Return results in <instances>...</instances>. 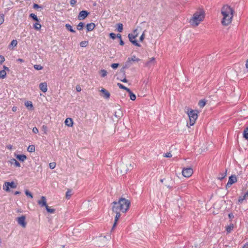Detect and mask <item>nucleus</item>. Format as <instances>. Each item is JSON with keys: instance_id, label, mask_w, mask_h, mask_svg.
Instances as JSON below:
<instances>
[{"instance_id": "45", "label": "nucleus", "mask_w": 248, "mask_h": 248, "mask_svg": "<svg viewBox=\"0 0 248 248\" xmlns=\"http://www.w3.org/2000/svg\"><path fill=\"white\" fill-rule=\"evenodd\" d=\"M119 66V64L118 63H112L111 65V67L113 68V69H116Z\"/></svg>"}, {"instance_id": "64", "label": "nucleus", "mask_w": 248, "mask_h": 248, "mask_svg": "<svg viewBox=\"0 0 248 248\" xmlns=\"http://www.w3.org/2000/svg\"><path fill=\"white\" fill-rule=\"evenodd\" d=\"M155 60V59L154 58H152L151 60V62L154 61Z\"/></svg>"}, {"instance_id": "14", "label": "nucleus", "mask_w": 248, "mask_h": 248, "mask_svg": "<svg viewBox=\"0 0 248 248\" xmlns=\"http://www.w3.org/2000/svg\"><path fill=\"white\" fill-rule=\"evenodd\" d=\"M248 198V191L243 196L239 197L238 202V203L241 204L243 202Z\"/></svg>"}, {"instance_id": "22", "label": "nucleus", "mask_w": 248, "mask_h": 248, "mask_svg": "<svg viewBox=\"0 0 248 248\" xmlns=\"http://www.w3.org/2000/svg\"><path fill=\"white\" fill-rule=\"evenodd\" d=\"M17 41L16 40H13L10 45L9 46V48H10L11 46L12 47H15L17 46Z\"/></svg>"}, {"instance_id": "49", "label": "nucleus", "mask_w": 248, "mask_h": 248, "mask_svg": "<svg viewBox=\"0 0 248 248\" xmlns=\"http://www.w3.org/2000/svg\"><path fill=\"white\" fill-rule=\"evenodd\" d=\"M76 2H77L76 0H70V4L72 6H74L75 5V4L76 3Z\"/></svg>"}, {"instance_id": "58", "label": "nucleus", "mask_w": 248, "mask_h": 248, "mask_svg": "<svg viewBox=\"0 0 248 248\" xmlns=\"http://www.w3.org/2000/svg\"><path fill=\"white\" fill-rule=\"evenodd\" d=\"M7 148L8 149H10V150H11L12 148V146L11 145H9L8 146H7Z\"/></svg>"}, {"instance_id": "35", "label": "nucleus", "mask_w": 248, "mask_h": 248, "mask_svg": "<svg viewBox=\"0 0 248 248\" xmlns=\"http://www.w3.org/2000/svg\"><path fill=\"white\" fill-rule=\"evenodd\" d=\"M30 17H31L33 20L35 21H36L37 22L39 21V19L37 16L36 15H35L34 14H31L30 15Z\"/></svg>"}, {"instance_id": "12", "label": "nucleus", "mask_w": 248, "mask_h": 248, "mask_svg": "<svg viewBox=\"0 0 248 248\" xmlns=\"http://www.w3.org/2000/svg\"><path fill=\"white\" fill-rule=\"evenodd\" d=\"M100 92L102 93V96L106 99H108L110 97L109 93L105 89H102Z\"/></svg>"}, {"instance_id": "57", "label": "nucleus", "mask_w": 248, "mask_h": 248, "mask_svg": "<svg viewBox=\"0 0 248 248\" xmlns=\"http://www.w3.org/2000/svg\"><path fill=\"white\" fill-rule=\"evenodd\" d=\"M120 44L121 46H123V45H124V41L122 40V39H120Z\"/></svg>"}, {"instance_id": "15", "label": "nucleus", "mask_w": 248, "mask_h": 248, "mask_svg": "<svg viewBox=\"0 0 248 248\" xmlns=\"http://www.w3.org/2000/svg\"><path fill=\"white\" fill-rule=\"evenodd\" d=\"M65 124L69 127H72L73 125V121L71 118H67L64 121Z\"/></svg>"}, {"instance_id": "26", "label": "nucleus", "mask_w": 248, "mask_h": 248, "mask_svg": "<svg viewBox=\"0 0 248 248\" xmlns=\"http://www.w3.org/2000/svg\"><path fill=\"white\" fill-rule=\"evenodd\" d=\"M65 27L66 28V29L68 31H70L72 32H75V31L73 29H72V27L69 24H66L65 25Z\"/></svg>"}, {"instance_id": "37", "label": "nucleus", "mask_w": 248, "mask_h": 248, "mask_svg": "<svg viewBox=\"0 0 248 248\" xmlns=\"http://www.w3.org/2000/svg\"><path fill=\"white\" fill-rule=\"evenodd\" d=\"M9 186L7 185V182H5L3 186V189L6 191H9Z\"/></svg>"}, {"instance_id": "7", "label": "nucleus", "mask_w": 248, "mask_h": 248, "mask_svg": "<svg viewBox=\"0 0 248 248\" xmlns=\"http://www.w3.org/2000/svg\"><path fill=\"white\" fill-rule=\"evenodd\" d=\"M237 182V178L235 175H232L229 177V180L226 184V187H229L232 185L233 184L236 183Z\"/></svg>"}, {"instance_id": "6", "label": "nucleus", "mask_w": 248, "mask_h": 248, "mask_svg": "<svg viewBox=\"0 0 248 248\" xmlns=\"http://www.w3.org/2000/svg\"><path fill=\"white\" fill-rule=\"evenodd\" d=\"M182 175L185 177H190L193 173V171L191 168H184L182 170Z\"/></svg>"}, {"instance_id": "52", "label": "nucleus", "mask_w": 248, "mask_h": 248, "mask_svg": "<svg viewBox=\"0 0 248 248\" xmlns=\"http://www.w3.org/2000/svg\"><path fill=\"white\" fill-rule=\"evenodd\" d=\"M76 90H77L78 92H80V91H81V88H80V86H77V87H76Z\"/></svg>"}, {"instance_id": "29", "label": "nucleus", "mask_w": 248, "mask_h": 248, "mask_svg": "<svg viewBox=\"0 0 248 248\" xmlns=\"http://www.w3.org/2000/svg\"><path fill=\"white\" fill-rule=\"evenodd\" d=\"M27 151L29 152H33L35 151V146L33 145L29 146L27 148Z\"/></svg>"}, {"instance_id": "61", "label": "nucleus", "mask_w": 248, "mask_h": 248, "mask_svg": "<svg viewBox=\"0 0 248 248\" xmlns=\"http://www.w3.org/2000/svg\"><path fill=\"white\" fill-rule=\"evenodd\" d=\"M121 81L123 82L126 83L127 82V80L126 78H124L123 79H122Z\"/></svg>"}, {"instance_id": "25", "label": "nucleus", "mask_w": 248, "mask_h": 248, "mask_svg": "<svg viewBox=\"0 0 248 248\" xmlns=\"http://www.w3.org/2000/svg\"><path fill=\"white\" fill-rule=\"evenodd\" d=\"M99 74H100L101 77L104 78L107 76V72L104 69H102L99 71Z\"/></svg>"}, {"instance_id": "51", "label": "nucleus", "mask_w": 248, "mask_h": 248, "mask_svg": "<svg viewBox=\"0 0 248 248\" xmlns=\"http://www.w3.org/2000/svg\"><path fill=\"white\" fill-rule=\"evenodd\" d=\"M32 132L36 134V133H37L38 132V129L36 127H34L32 129Z\"/></svg>"}, {"instance_id": "5", "label": "nucleus", "mask_w": 248, "mask_h": 248, "mask_svg": "<svg viewBox=\"0 0 248 248\" xmlns=\"http://www.w3.org/2000/svg\"><path fill=\"white\" fill-rule=\"evenodd\" d=\"M139 32H138V29H135L133 31L132 33L128 34V38L129 41L135 46H140V45L135 40V38L138 36Z\"/></svg>"}, {"instance_id": "43", "label": "nucleus", "mask_w": 248, "mask_h": 248, "mask_svg": "<svg viewBox=\"0 0 248 248\" xmlns=\"http://www.w3.org/2000/svg\"><path fill=\"white\" fill-rule=\"evenodd\" d=\"M25 194H26V195L28 197H30L31 198H33L32 195L31 194V193L29 190H26L25 191Z\"/></svg>"}, {"instance_id": "3", "label": "nucleus", "mask_w": 248, "mask_h": 248, "mask_svg": "<svg viewBox=\"0 0 248 248\" xmlns=\"http://www.w3.org/2000/svg\"><path fill=\"white\" fill-rule=\"evenodd\" d=\"M205 12L202 9L196 11L189 19V23L193 27H197L205 18Z\"/></svg>"}, {"instance_id": "62", "label": "nucleus", "mask_w": 248, "mask_h": 248, "mask_svg": "<svg viewBox=\"0 0 248 248\" xmlns=\"http://www.w3.org/2000/svg\"><path fill=\"white\" fill-rule=\"evenodd\" d=\"M246 68L248 70V59L247 60L246 63Z\"/></svg>"}, {"instance_id": "36", "label": "nucleus", "mask_w": 248, "mask_h": 248, "mask_svg": "<svg viewBox=\"0 0 248 248\" xmlns=\"http://www.w3.org/2000/svg\"><path fill=\"white\" fill-rule=\"evenodd\" d=\"M46 211L49 213H54L55 210L54 209L50 208L47 205L46 207Z\"/></svg>"}, {"instance_id": "8", "label": "nucleus", "mask_w": 248, "mask_h": 248, "mask_svg": "<svg viewBox=\"0 0 248 248\" xmlns=\"http://www.w3.org/2000/svg\"><path fill=\"white\" fill-rule=\"evenodd\" d=\"M25 216H21L20 217H19L17 218V221L18 223L22 226L23 227L25 228L26 226V222L25 221Z\"/></svg>"}, {"instance_id": "31", "label": "nucleus", "mask_w": 248, "mask_h": 248, "mask_svg": "<svg viewBox=\"0 0 248 248\" xmlns=\"http://www.w3.org/2000/svg\"><path fill=\"white\" fill-rule=\"evenodd\" d=\"M7 185L9 186V187L12 188H16V185L15 184L14 182H7Z\"/></svg>"}, {"instance_id": "27", "label": "nucleus", "mask_w": 248, "mask_h": 248, "mask_svg": "<svg viewBox=\"0 0 248 248\" xmlns=\"http://www.w3.org/2000/svg\"><path fill=\"white\" fill-rule=\"evenodd\" d=\"M226 176V171H225V172H223L220 173L219 174V176L218 177V179H219V180H222L224 178H225V177Z\"/></svg>"}, {"instance_id": "59", "label": "nucleus", "mask_w": 248, "mask_h": 248, "mask_svg": "<svg viewBox=\"0 0 248 248\" xmlns=\"http://www.w3.org/2000/svg\"><path fill=\"white\" fill-rule=\"evenodd\" d=\"M243 248H248V242L244 246Z\"/></svg>"}, {"instance_id": "1", "label": "nucleus", "mask_w": 248, "mask_h": 248, "mask_svg": "<svg viewBox=\"0 0 248 248\" xmlns=\"http://www.w3.org/2000/svg\"><path fill=\"white\" fill-rule=\"evenodd\" d=\"M112 209L113 212L116 213L115 221L113 226L112 229H114L117 224V222L121 217L120 212L123 213H126L129 209L130 202L128 200L125 198H120L118 202H113Z\"/></svg>"}, {"instance_id": "53", "label": "nucleus", "mask_w": 248, "mask_h": 248, "mask_svg": "<svg viewBox=\"0 0 248 248\" xmlns=\"http://www.w3.org/2000/svg\"><path fill=\"white\" fill-rule=\"evenodd\" d=\"M16 61L20 62H24L23 59L20 58L18 59Z\"/></svg>"}, {"instance_id": "28", "label": "nucleus", "mask_w": 248, "mask_h": 248, "mask_svg": "<svg viewBox=\"0 0 248 248\" xmlns=\"http://www.w3.org/2000/svg\"><path fill=\"white\" fill-rule=\"evenodd\" d=\"M243 137L246 139L248 140V127H247L244 131Z\"/></svg>"}, {"instance_id": "10", "label": "nucleus", "mask_w": 248, "mask_h": 248, "mask_svg": "<svg viewBox=\"0 0 248 248\" xmlns=\"http://www.w3.org/2000/svg\"><path fill=\"white\" fill-rule=\"evenodd\" d=\"M88 13L86 11H82L79 12L78 16V18L79 20L84 19L88 16Z\"/></svg>"}, {"instance_id": "9", "label": "nucleus", "mask_w": 248, "mask_h": 248, "mask_svg": "<svg viewBox=\"0 0 248 248\" xmlns=\"http://www.w3.org/2000/svg\"><path fill=\"white\" fill-rule=\"evenodd\" d=\"M37 203L41 207L45 206L46 207L47 205L46 197L45 196H42L41 199L38 201Z\"/></svg>"}, {"instance_id": "13", "label": "nucleus", "mask_w": 248, "mask_h": 248, "mask_svg": "<svg viewBox=\"0 0 248 248\" xmlns=\"http://www.w3.org/2000/svg\"><path fill=\"white\" fill-rule=\"evenodd\" d=\"M3 70L0 71V78H5L6 75V72L5 70H9V68L5 66H3Z\"/></svg>"}, {"instance_id": "23", "label": "nucleus", "mask_w": 248, "mask_h": 248, "mask_svg": "<svg viewBox=\"0 0 248 248\" xmlns=\"http://www.w3.org/2000/svg\"><path fill=\"white\" fill-rule=\"evenodd\" d=\"M117 85L120 89H124V90H126L127 92H130V89L127 88V87H125L121 83H117Z\"/></svg>"}, {"instance_id": "50", "label": "nucleus", "mask_w": 248, "mask_h": 248, "mask_svg": "<svg viewBox=\"0 0 248 248\" xmlns=\"http://www.w3.org/2000/svg\"><path fill=\"white\" fill-rule=\"evenodd\" d=\"M5 61V58L3 56L0 55V63H2Z\"/></svg>"}, {"instance_id": "41", "label": "nucleus", "mask_w": 248, "mask_h": 248, "mask_svg": "<svg viewBox=\"0 0 248 248\" xmlns=\"http://www.w3.org/2000/svg\"><path fill=\"white\" fill-rule=\"evenodd\" d=\"M49 166L51 169H53L56 167V164L55 162H51L49 163Z\"/></svg>"}, {"instance_id": "4", "label": "nucleus", "mask_w": 248, "mask_h": 248, "mask_svg": "<svg viewBox=\"0 0 248 248\" xmlns=\"http://www.w3.org/2000/svg\"><path fill=\"white\" fill-rule=\"evenodd\" d=\"M198 113L199 112L197 110H193L191 109H187V114L189 117V124L190 126L193 125L195 123L198 118Z\"/></svg>"}, {"instance_id": "21", "label": "nucleus", "mask_w": 248, "mask_h": 248, "mask_svg": "<svg viewBox=\"0 0 248 248\" xmlns=\"http://www.w3.org/2000/svg\"><path fill=\"white\" fill-rule=\"evenodd\" d=\"M140 61V59L136 57L135 56H133L131 58H128L127 60V62H130L131 61L133 62H139Z\"/></svg>"}, {"instance_id": "54", "label": "nucleus", "mask_w": 248, "mask_h": 248, "mask_svg": "<svg viewBox=\"0 0 248 248\" xmlns=\"http://www.w3.org/2000/svg\"><path fill=\"white\" fill-rule=\"evenodd\" d=\"M12 111H13L15 112V111H16L17 110V107H16L14 106V107H13L12 108Z\"/></svg>"}, {"instance_id": "40", "label": "nucleus", "mask_w": 248, "mask_h": 248, "mask_svg": "<svg viewBox=\"0 0 248 248\" xmlns=\"http://www.w3.org/2000/svg\"><path fill=\"white\" fill-rule=\"evenodd\" d=\"M88 44V41H82L80 43V46L81 47H86Z\"/></svg>"}, {"instance_id": "24", "label": "nucleus", "mask_w": 248, "mask_h": 248, "mask_svg": "<svg viewBox=\"0 0 248 248\" xmlns=\"http://www.w3.org/2000/svg\"><path fill=\"white\" fill-rule=\"evenodd\" d=\"M206 104V101L205 100H201L198 103L199 106L201 108L204 107Z\"/></svg>"}, {"instance_id": "60", "label": "nucleus", "mask_w": 248, "mask_h": 248, "mask_svg": "<svg viewBox=\"0 0 248 248\" xmlns=\"http://www.w3.org/2000/svg\"><path fill=\"white\" fill-rule=\"evenodd\" d=\"M117 37L119 38L120 39H122V36L120 34H118L117 35Z\"/></svg>"}, {"instance_id": "34", "label": "nucleus", "mask_w": 248, "mask_h": 248, "mask_svg": "<svg viewBox=\"0 0 248 248\" xmlns=\"http://www.w3.org/2000/svg\"><path fill=\"white\" fill-rule=\"evenodd\" d=\"M71 192H72L71 190L69 189L66 192L65 197H66V199H69L70 198V197H71V196L72 195Z\"/></svg>"}, {"instance_id": "56", "label": "nucleus", "mask_w": 248, "mask_h": 248, "mask_svg": "<svg viewBox=\"0 0 248 248\" xmlns=\"http://www.w3.org/2000/svg\"><path fill=\"white\" fill-rule=\"evenodd\" d=\"M228 216L230 218H232L233 217V215L232 214H229Z\"/></svg>"}, {"instance_id": "20", "label": "nucleus", "mask_w": 248, "mask_h": 248, "mask_svg": "<svg viewBox=\"0 0 248 248\" xmlns=\"http://www.w3.org/2000/svg\"><path fill=\"white\" fill-rule=\"evenodd\" d=\"M10 162L11 164L14 163L15 164V166H16L17 167H20V163L16 159H15L14 158L11 159V160L10 161Z\"/></svg>"}, {"instance_id": "19", "label": "nucleus", "mask_w": 248, "mask_h": 248, "mask_svg": "<svg viewBox=\"0 0 248 248\" xmlns=\"http://www.w3.org/2000/svg\"><path fill=\"white\" fill-rule=\"evenodd\" d=\"M25 106L30 109H33V105L31 101H27L25 103Z\"/></svg>"}, {"instance_id": "63", "label": "nucleus", "mask_w": 248, "mask_h": 248, "mask_svg": "<svg viewBox=\"0 0 248 248\" xmlns=\"http://www.w3.org/2000/svg\"><path fill=\"white\" fill-rule=\"evenodd\" d=\"M19 193H20V192L19 191H16V192H15V194L17 195V194H19Z\"/></svg>"}, {"instance_id": "47", "label": "nucleus", "mask_w": 248, "mask_h": 248, "mask_svg": "<svg viewBox=\"0 0 248 248\" xmlns=\"http://www.w3.org/2000/svg\"><path fill=\"white\" fill-rule=\"evenodd\" d=\"M164 156L166 157H171L172 156V155L170 153H167L164 154Z\"/></svg>"}, {"instance_id": "16", "label": "nucleus", "mask_w": 248, "mask_h": 248, "mask_svg": "<svg viewBox=\"0 0 248 248\" xmlns=\"http://www.w3.org/2000/svg\"><path fill=\"white\" fill-rule=\"evenodd\" d=\"M16 158L21 161H24L27 159V156L24 155H15Z\"/></svg>"}, {"instance_id": "44", "label": "nucleus", "mask_w": 248, "mask_h": 248, "mask_svg": "<svg viewBox=\"0 0 248 248\" xmlns=\"http://www.w3.org/2000/svg\"><path fill=\"white\" fill-rule=\"evenodd\" d=\"M145 31H144L143 32L142 34H141V35L140 37V41H141V42L143 41V40L144 39V38H145Z\"/></svg>"}, {"instance_id": "42", "label": "nucleus", "mask_w": 248, "mask_h": 248, "mask_svg": "<svg viewBox=\"0 0 248 248\" xmlns=\"http://www.w3.org/2000/svg\"><path fill=\"white\" fill-rule=\"evenodd\" d=\"M42 130L44 131V133L45 134H46L47 133V127L46 125H43L42 126Z\"/></svg>"}, {"instance_id": "11", "label": "nucleus", "mask_w": 248, "mask_h": 248, "mask_svg": "<svg viewBox=\"0 0 248 248\" xmlns=\"http://www.w3.org/2000/svg\"><path fill=\"white\" fill-rule=\"evenodd\" d=\"M39 89L43 93H46L47 91V85L46 82H42L39 84Z\"/></svg>"}, {"instance_id": "30", "label": "nucleus", "mask_w": 248, "mask_h": 248, "mask_svg": "<svg viewBox=\"0 0 248 248\" xmlns=\"http://www.w3.org/2000/svg\"><path fill=\"white\" fill-rule=\"evenodd\" d=\"M123 30V25L122 23H119L117 24V31L121 32Z\"/></svg>"}, {"instance_id": "17", "label": "nucleus", "mask_w": 248, "mask_h": 248, "mask_svg": "<svg viewBox=\"0 0 248 248\" xmlns=\"http://www.w3.org/2000/svg\"><path fill=\"white\" fill-rule=\"evenodd\" d=\"M95 26V24L93 23L88 24L86 26L87 31H93L94 29Z\"/></svg>"}, {"instance_id": "38", "label": "nucleus", "mask_w": 248, "mask_h": 248, "mask_svg": "<svg viewBox=\"0 0 248 248\" xmlns=\"http://www.w3.org/2000/svg\"><path fill=\"white\" fill-rule=\"evenodd\" d=\"M84 27V23L82 22H80L77 26V29L78 30H81Z\"/></svg>"}, {"instance_id": "55", "label": "nucleus", "mask_w": 248, "mask_h": 248, "mask_svg": "<svg viewBox=\"0 0 248 248\" xmlns=\"http://www.w3.org/2000/svg\"><path fill=\"white\" fill-rule=\"evenodd\" d=\"M39 7V6L37 4H34L33 5V8H38Z\"/></svg>"}, {"instance_id": "48", "label": "nucleus", "mask_w": 248, "mask_h": 248, "mask_svg": "<svg viewBox=\"0 0 248 248\" xmlns=\"http://www.w3.org/2000/svg\"><path fill=\"white\" fill-rule=\"evenodd\" d=\"M4 21V16L3 15H0V25Z\"/></svg>"}, {"instance_id": "39", "label": "nucleus", "mask_w": 248, "mask_h": 248, "mask_svg": "<svg viewBox=\"0 0 248 248\" xmlns=\"http://www.w3.org/2000/svg\"><path fill=\"white\" fill-rule=\"evenodd\" d=\"M33 67L35 69H36L37 70H41L43 69V68L42 66H41L40 65H37V64L34 65Z\"/></svg>"}, {"instance_id": "32", "label": "nucleus", "mask_w": 248, "mask_h": 248, "mask_svg": "<svg viewBox=\"0 0 248 248\" xmlns=\"http://www.w3.org/2000/svg\"><path fill=\"white\" fill-rule=\"evenodd\" d=\"M33 28L36 30H39L41 28V25L37 22L33 25Z\"/></svg>"}, {"instance_id": "46", "label": "nucleus", "mask_w": 248, "mask_h": 248, "mask_svg": "<svg viewBox=\"0 0 248 248\" xmlns=\"http://www.w3.org/2000/svg\"><path fill=\"white\" fill-rule=\"evenodd\" d=\"M110 37L113 39H114L116 38V35L114 33H110L109 34Z\"/></svg>"}, {"instance_id": "2", "label": "nucleus", "mask_w": 248, "mask_h": 248, "mask_svg": "<svg viewBox=\"0 0 248 248\" xmlns=\"http://www.w3.org/2000/svg\"><path fill=\"white\" fill-rule=\"evenodd\" d=\"M233 13L234 10L229 5H225L222 7L221 10V24L223 26H228L231 23Z\"/></svg>"}, {"instance_id": "33", "label": "nucleus", "mask_w": 248, "mask_h": 248, "mask_svg": "<svg viewBox=\"0 0 248 248\" xmlns=\"http://www.w3.org/2000/svg\"><path fill=\"white\" fill-rule=\"evenodd\" d=\"M129 93V96L130 99L134 101L136 99V97L135 94H134L130 90V92H128Z\"/></svg>"}, {"instance_id": "18", "label": "nucleus", "mask_w": 248, "mask_h": 248, "mask_svg": "<svg viewBox=\"0 0 248 248\" xmlns=\"http://www.w3.org/2000/svg\"><path fill=\"white\" fill-rule=\"evenodd\" d=\"M234 228V225L232 223L226 227V231L227 233L231 232Z\"/></svg>"}]
</instances>
